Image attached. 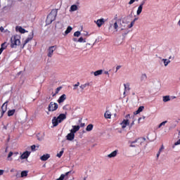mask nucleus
Returning a JSON list of instances; mask_svg holds the SVG:
<instances>
[{"label": "nucleus", "mask_w": 180, "mask_h": 180, "mask_svg": "<svg viewBox=\"0 0 180 180\" xmlns=\"http://www.w3.org/2000/svg\"><path fill=\"white\" fill-rule=\"evenodd\" d=\"M117 19V15H116L115 17V18H114V20H115V22H117L116 20Z\"/></svg>", "instance_id": "69168bd1"}, {"label": "nucleus", "mask_w": 180, "mask_h": 180, "mask_svg": "<svg viewBox=\"0 0 180 180\" xmlns=\"http://www.w3.org/2000/svg\"><path fill=\"white\" fill-rule=\"evenodd\" d=\"M20 37L18 35L13 36L11 38V49H16L18 46H20Z\"/></svg>", "instance_id": "7ed1b4c3"}, {"label": "nucleus", "mask_w": 180, "mask_h": 180, "mask_svg": "<svg viewBox=\"0 0 180 180\" xmlns=\"http://www.w3.org/2000/svg\"><path fill=\"white\" fill-rule=\"evenodd\" d=\"M6 103H8V101H6V103H4L3 104V105L1 106V109H2V112H1V117L2 116H4V113H5L6 112V106H8V105H6Z\"/></svg>", "instance_id": "f3484780"}, {"label": "nucleus", "mask_w": 180, "mask_h": 180, "mask_svg": "<svg viewBox=\"0 0 180 180\" xmlns=\"http://www.w3.org/2000/svg\"><path fill=\"white\" fill-rule=\"evenodd\" d=\"M80 127H85V123H81Z\"/></svg>", "instance_id": "864d4df0"}, {"label": "nucleus", "mask_w": 180, "mask_h": 180, "mask_svg": "<svg viewBox=\"0 0 180 180\" xmlns=\"http://www.w3.org/2000/svg\"><path fill=\"white\" fill-rule=\"evenodd\" d=\"M117 155V150H114L109 155H108V158H113Z\"/></svg>", "instance_id": "6ab92c4d"}, {"label": "nucleus", "mask_w": 180, "mask_h": 180, "mask_svg": "<svg viewBox=\"0 0 180 180\" xmlns=\"http://www.w3.org/2000/svg\"><path fill=\"white\" fill-rule=\"evenodd\" d=\"M124 91H125V92H124V95H125L127 91H130V84L129 83H127L124 84Z\"/></svg>", "instance_id": "412c9836"}, {"label": "nucleus", "mask_w": 180, "mask_h": 180, "mask_svg": "<svg viewBox=\"0 0 180 180\" xmlns=\"http://www.w3.org/2000/svg\"><path fill=\"white\" fill-rule=\"evenodd\" d=\"M78 10V7L77 6V5H72L70 7V11H72V12H75V11Z\"/></svg>", "instance_id": "c85d7f7f"}, {"label": "nucleus", "mask_w": 180, "mask_h": 180, "mask_svg": "<svg viewBox=\"0 0 180 180\" xmlns=\"http://www.w3.org/2000/svg\"><path fill=\"white\" fill-rule=\"evenodd\" d=\"M4 171L2 169H0V175H4Z\"/></svg>", "instance_id": "6e6d98bb"}, {"label": "nucleus", "mask_w": 180, "mask_h": 180, "mask_svg": "<svg viewBox=\"0 0 180 180\" xmlns=\"http://www.w3.org/2000/svg\"><path fill=\"white\" fill-rule=\"evenodd\" d=\"M175 127H176V124H172L169 127V130H172V129H175Z\"/></svg>", "instance_id": "c03bdc74"}, {"label": "nucleus", "mask_w": 180, "mask_h": 180, "mask_svg": "<svg viewBox=\"0 0 180 180\" xmlns=\"http://www.w3.org/2000/svg\"><path fill=\"white\" fill-rule=\"evenodd\" d=\"M32 39H33V32H32L31 35H29L27 39L24 41L22 48L25 47V46H26V44H27V43H29V41H30V40H32Z\"/></svg>", "instance_id": "ddd939ff"}, {"label": "nucleus", "mask_w": 180, "mask_h": 180, "mask_svg": "<svg viewBox=\"0 0 180 180\" xmlns=\"http://www.w3.org/2000/svg\"><path fill=\"white\" fill-rule=\"evenodd\" d=\"M141 12H143V7H141V6H139L136 11V15L139 16L141 13Z\"/></svg>", "instance_id": "bb28decb"}, {"label": "nucleus", "mask_w": 180, "mask_h": 180, "mask_svg": "<svg viewBox=\"0 0 180 180\" xmlns=\"http://www.w3.org/2000/svg\"><path fill=\"white\" fill-rule=\"evenodd\" d=\"M56 49H57L56 46H50L48 49V57H50V58L53 57V53H54V51H56Z\"/></svg>", "instance_id": "0eeeda50"}, {"label": "nucleus", "mask_w": 180, "mask_h": 180, "mask_svg": "<svg viewBox=\"0 0 180 180\" xmlns=\"http://www.w3.org/2000/svg\"><path fill=\"white\" fill-rule=\"evenodd\" d=\"M92 129H94V124H89L86 127V131H91Z\"/></svg>", "instance_id": "393cba45"}, {"label": "nucleus", "mask_w": 180, "mask_h": 180, "mask_svg": "<svg viewBox=\"0 0 180 180\" xmlns=\"http://www.w3.org/2000/svg\"><path fill=\"white\" fill-rule=\"evenodd\" d=\"M141 119H143L144 120V119H146V117L143 116L142 117L139 118V120H138L139 123H140V121L141 120Z\"/></svg>", "instance_id": "8fccbe9b"}, {"label": "nucleus", "mask_w": 180, "mask_h": 180, "mask_svg": "<svg viewBox=\"0 0 180 180\" xmlns=\"http://www.w3.org/2000/svg\"><path fill=\"white\" fill-rule=\"evenodd\" d=\"M67 119V115L65 114H60L58 117H54L52 120V124L53 127H56L58 126V123H61L63 120H65Z\"/></svg>", "instance_id": "f03ea898"}, {"label": "nucleus", "mask_w": 180, "mask_h": 180, "mask_svg": "<svg viewBox=\"0 0 180 180\" xmlns=\"http://www.w3.org/2000/svg\"><path fill=\"white\" fill-rule=\"evenodd\" d=\"M15 114V110H10L8 112V116H13Z\"/></svg>", "instance_id": "473e14b6"}, {"label": "nucleus", "mask_w": 180, "mask_h": 180, "mask_svg": "<svg viewBox=\"0 0 180 180\" xmlns=\"http://www.w3.org/2000/svg\"><path fill=\"white\" fill-rule=\"evenodd\" d=\"M169 101H171L169 96H163V102H169Z\"/></svg>", "instance_id": "7c9ffc66"}, {"label": "nucleus", "mask_w": 180, "mask_h": 180, "mask_svg": "<svg viewBox=\"0 0 180 180\" xmlns=\"http://www.w3.org/2000/svg\"><path fill=\"white\" fill-rule=\"evenodd\" d=\"M72 30V27L68 26V27H67L65 32V34L67 35V34H68L69 33H71Z\"/></svg>", "instance_id": "b1692460"}, {"label": "nucleus", "mask_w": 180, "mask_h": 180, "mask_svg": "<svg viewBox=\"0 0 180 180\" xmlns=\"http://www.w3.org/2000/svg\"><path fill=\"white\" fill-rule=\"evenodd\" d=\"M67 99V96L65 94H63L58 100V103H63L64 101Z\"/></svg>", "instance_id": "2eb2a0df"}, {"label": "nucleus", "mask_w": 180, "mask_h": 180, "mask_svg": "<svg viewBox=\"0 0 180 180\" xmlns=\"http://www.w3.org/2000/svg\"><path fill=\"white\" fill-rule=\"evenodd\" d=\"M49 158H50V154H46V155H42L40 158V160L41 161H47Z\"/></svg>", "instance_id": "a211bd4d"}, {"label": "nucleus", "mask_w": 180, "mask_h": 180, "mask_svg": "<svg viewBox=\"0 0 180 180\" xmlns=\"http://www.w3.org/2000/svg\"><path fill=\"white\" fill-rule=\"evenodd\" d=\"M60 91H61V86L58 87V88L56 89V94H58V92H60Z\"/></svg>", "instance_id": "de8ad7c7"}, {"label": "nucleus", "mask_w": 180, "mask_h": 180, "mask_svg": "<svg viewBox=\"0 0 180 180\" xmlns=\"http://www.w3.org/2000/svg\"><path fill=\"white\" fill-rule=\"evenodd\" d=\"M134 23H136V21L133 20L131 21V25H132V26H134Z\"/></svg>", "instance_id": "bf43d9fd"}, {"label": "nucleus", "mask_w": 180, "mask_h": 180, "mask_svg": "<svg viewBox=\"0 0 180 180\" xmlns=\"http://www.w3.org/2000/svg\"><path fill=\"white\" fill-rule=\"evenodd\" d=\"M180 144V139H179L175 143L174 145L172 146L173 148H175V146H179Z\"/></svg>", "instance_id": "37998d69"}, {"label": "nucleus", "mask_w": 180, "mask_h": 180, "mask_svg": "<svg viewBox=\"0 0 180 180\" xmlns=\"http://www.w3.org/2000/svg\"><path fill=\"white\" fill-rule=\"evenodd\" d=\"M13 155V152H10L8 155V157H7V160L8 161H12V158H11V157Z\"/></svg>", "instance_id": "f704fd0d"}, {"label": "nucleus", "mask_w": 180, "mask_h": 180, "mask_svg": "<svg viewBox=\"0 0 180 180\" xmlns=\"http://www.w3.org/2000/svg\"><path fill=\"white\" fill-rule=\"evenodd\" d=\"M58 109V104L57 103L51 102L48 106L49 112H56Z\"/></svg>", "instance_id": "39448f33"}, {"label": "nucleus", "mask_w": 180, "mask_h": 180, "mask_svg": "<svg viewBox=\"0 0 180 180\" xmlns=\"http://www.w3.org/2000/svg\"><path fill=\"white\" fill-rule=\"evenodd\" d=\"M56 16H57V10H52L46 18L47 24L53 23L56 20Z\"/></svg>", "instance_id": "20e7f679"}, {"label": "nucleus", "mask_w": 180, "mask_h": 180, "mask_svg": "<svg viewBox=\"0 0 180 180\" xmlns=\"http://www.w3.org/2000/svg\"><path fill=\"white\" fill-rule=\"evenodd\" d=\"M55 27L56 29H63V27H64V25H63V23L60 22H57Z\"/></svg>", "instance_id": "4be33fe9"}, {"label": "nucleus", "mask_w": 180, "mask_h": 180, "mask_svg": "<svg viewBox=\"0 0 180 180\" xmlns=\"http://www.w3.org/2000/svg\"><path fill=\"white\" fill-rule=\"evenodd\" d=\"M162 61H163L165 67H167L168 65V64H169V63H171V60H169L168 59H164V58L162 59Z\"/></svg>", "instance_id": "a878e982"}, {"label": "nucleus", "mask_w": 180, "mask_h": 180, "mask_svg": "<svg viewBox=\"0 0 180 180\" xmlns=\"http://www.w3.org/2000/svg\"><path fill=\"white\" fill-rule=\"evenodd\" d=\"M63 154H64V148H63L62 150L56 155V157L61 158Z\"/></svg>", "instance_id": "2f4dec72"}, {"label": "nucleus", "mask_w": 180, "mask_h": 180, "mask_svg": "<svg viewBox=\"0 0 180 180\" xmlns=\"http://www.w3.org/2000/svg\"><path fill=\"white\" fill-rule=\"evenodd\" d=\"M128 27L130 29V28H131V27H133V24H130L129 26H128Z\"/></svg>", "instance_id": "0e129e2a"}, {"label": "nucleus", "mask_w": 180, "mask_h": 180, "mask_svg": "<svg viewBox=\"0 0 180 180\" xmlns=\"http://www.w3.org/2000/svg\"><path fill=\"white\" fill-rule=\"evenodd\" d=\"M104 117H105V119H110V117H112V114L110 112L106 111L104 114Z\"/></svg>", "instance_id": "5701e85b"}, {"label": "nucleus", "mask_w": 180, "mask_h": 180, "mask_svg": "<svg viewBox=\"0 0 180 180\" xmlns=\"http://www.w3.org/2000/svg\"><path fill=\"white\" fill-rule=\"evenodd\" d=\"M145 137H140L136 139H135L133 141H129L130 143L129 147L131 148H136V147H140V146H143V143L146 141Z\"/></svg>", "instance_id": "f257e3e1"}, {"label": "nucleus", "mask_w": 180, "mask_h": 180, "mask_svg": "<svg viewBox=\"0 0 180 180\" xmlns=\"http://www.w3.org/2000/svg\"><path fill=\"white\" fill-rule=\"evenodd\" d=\"M102 72H103V70H97L96 72H94L95 77H98V75H102Z\"/></svg>", "instance_id": "cd10ccee"}, {"label": "nucleus", "mask_w": 180, "mask_h": 180, "mask_svg": "<svg viewBox=\"0 0 180 180\" xmlns=\"http://www.w3.org/2000/svg\"><path fill=\"white\" fill-rule=\"evenodd\" d=\"M4 129H5V130H6L8 129V127L6 126H4Z\"/></svg>", "instance_id": "774afa93"}, {"label": "nucleus", "mask_w": 180, "mask_h": 180, "mask_svg": "<svg viewBox=\"0 0 180 180\" xmlns=\"http://www.w3.org/2000/svg\"><path fill=\"white\" fill-rule=\"evenodd\" d=\"M146 79H147V75L146 73H143L141 76V81H146Z\"/></svg>", "instance_id": "c756f323"}, {"label": "nucleus", "mask_w": 180, "mask_h": 180, "mask_svg": "<svg viewBox=\"0 0 180 180\" xmlns=\"http://www.w3.org/2000/svg\"><path fill=\"white\" fill-rule=\"evenodd\" d=\"M67 106H68V105H66L63 106V110H67Z\"/></svg>", "instance_id": "5fc2aeb1"}, {"label": "nucleus", "mask_w": 180, "mask_h": 180, "mask_svg": "<svg viewBox=\"0 0 180 180\" xmlns=\"http://www.w3.org/2000/svg\"><path fill=\"white\" fill-rule=\"evenodd\" d=\"M37 140H39V141H43V140H44V136H42L41 137L37 136Z\"/></svg>", "instance_id": "79ce46f5"}, {"label": "nucleus", "mask_w": 180, "mask_h": 180, "mask_svg": "<svg viewBox=\"0 0 180 180\" xmlns=\"http://www.w3.org/2000/svg\"><path fill=\"white\" fill-rule=\"evenodd\" d=\"M167 123H168V121H164V122H161L159 124L158 128L161 129V127H162V126H165V124H167Z\"/></svg>", "instance_id": "72a5a7b5"}, {"label": "nucleus", "mask_w": 180, "mask_h": 180, "mask_svg": "<svg viewBox=\"0 0 180 180\" xmlns=\"http://www.w3.org/2000/svg\"><path fill=\"white\" fill-rule=\"evenodd\" d=\"M121 68H122V65H117L116 67L115 72H117V71H119V70H120Z\"/></svg>", "instance_id": "49530a36"}, {"label": "nucleus", "mask_w": 180, "mask_h": 180, "mask_svg": "<svg viewBox=\"0 0 180 180\" xmlns=\"http://www.w3.org/2000/svg\"><path fill=\"white\" fill-rule=\"evenodd\" d=\"M2 51H4V49L0 48V54H2Z\"/></svg>", "instance_id": "e2e57ef3"}, {"label": "nucleus", "mask_w": 180, "mask_h": 180, "mask_svg": "<svg viewBox=\"0 0 180 180\" xmlns=\"http://www.w3.org/2000/svg\"><path fill=\"white\" fill-rule=\"evenodd\" d=\"M64 178H65V174H61L60 176L56 180H64Z\"/></svg>", "instance_id": "a19ab883"}, {"label": "nucleus", "mask_w": 180, "mask_h": 180, "mask_svg": "<svg viewBox=\"0 0 180 180\" xmlns=\"http://www.w3.org/2000/svg\"><path fill=\"white\" fill-rule=\"evenodd\" d=\"M79 125H75L72 126V129L70 130V131H72L73 134H75V133H77V131H78L79 130Z\"/></svg>", "instance_id": "dca6fc26"}, {"label": "nucleus", "mask_w": 180, "mask_h": 180, "mask_svg": "<svg viewBox=\"0 0 180 180\" xmlns=\"http://www.w3.org/2000/svg\"><path fill=\"white\" fill-rule=\"evenodd\" d=\"M77 41H78L79 43H86V41L83 37H80V38L77 40Z\"/></svg>", "instance_id": "e433bc0d"}, {"label": "nucleus", "mask_w": 180, "mask_h": 180, "mask_svg": "<svg viewBox=\"0 0 180 180\" xmlns=\"http://www.w3.org/2000/svg\"><path fill=\"white\" fill-rule=\"evenodd\" d=\"M29 155H30V152L29 151H25L21 155H20V159L21 160H26L29 158Z\"/></svg>", "instance_id": "9d476101"}, {"label": "nucleus", "mask_w": 180, "mask_h": 180, "mask_svg": "<svg viewBox=\"0 0 180 180\" xmlns=\"http://www.w3.org/2000/svg\"><path fill=\"white\" fill-rule=\"evenodd\" d=\"M128 124H130V122H129V120H124L121 123L122 128L126 129V126H128Z\"/></svg>", "instance_id": "4468645a"}, {"label": "nucleus", "mask_w": 180, "mask_h": 180, "mask_svg": "<svg viewBox=\"0 0 180 180\" xmlns=\"http://www.w3.org/2000/svg\"><path fill=\"white\" fill-rule=\"evenodd\" d=\"M74 36L75 37H79V36H81V32L79 31H77L74 33Z\"/></svg>", "instance_id": "58836bf2"}, {"label": "nucleus", "mask_w": 180, "mask_h": 180, "mask_svg": "<svg viewBox=\"0 0 180 180\" xmlns=\"http://www.w3.org/2000/svg\"><path fill=\"white\" fill-rule=\"evenodd\" d=\"M164 150V145H162L161 148L159 149V153H161Z\"/></svg>", "instance_id": "603ef678"}, {"label": "nucleus", "mask_w": 180, "mask_h": 180, "mask_svg": "<svg viewBox=\"0 0 180 180\" xmlns=\"http://www.w3.org/2000/svg\"><path fill=\"white\" fill-rule=\"evenodd\" d=\"M91 84L89 83H85L84 84H82L79 86V89H77V94H83L84 89L86 88V86H89Z\"/></svg>", "instance_id": "6e6552de"}, {"label": "nucleus", "mask_w": 180, "mask_h": 180, "mask_svg": "<svg viewBox=\"0 0 180 180\" xmlns=\"http://www.w3.org/2000/svg\"><path fill=\"white\" fill-rule=\"evenodd\" d=\"M79 85H80L79 82H77V84L73 86L74 91L78 89V86H79Z\"/></svg>", "instance_id": "c9c22d12"}, {"label": "nucleus", "mask_w": 180, "mask_h": 180, "mask_svg": "<svg viewBox=\"0 0 180 180\" xmlns=\"http://www.w3.org/2000/svg\"><path fill=\"white\" fill-rule=\"evenodd\" d=\"M144 4H146L145 1H143L141 4L139 5V6H141V8H143V6H144Z\"/></svg>", "instance_id": "3c124183"}, {"label": "nucleus", "mask_w": 180, "mask_h": 180, "mask_svg": "<svg viewBox=\"0 0 180 180\" xmlns=\"http://www.w3.org/2000/svg\"><path fill=\"white\" fill-rule=\"evenodd\" d=\"M112 27H113L115 32H117V28L119 27V25H117V21H115V20H112L110 22V26L108 27V30H111Z\"/></svg>", "instance_id": "423d86ee"}, {"label": "nucleus", "mask_w": 180, "mask_h": 180, "mask_svg": "<svg viewBox=\"0 0 180 180\" xmlns=\"http://www.w3.org/2000/svg\"><path fill=\"white\" fill-rule=\"evenodd\" d=\"M15 30L16 32H19L20 33H27V31H26V30H25L23 27H19V26H17L15 27Z\"/></svg>", "instance_id": "f8f14e48"}, {"label": "nucleus", "mask_w": 180, "mask_h": 180, "mask_svg": "<svg viewBox=\"0 0 180 180\" xmlns=\"http://www.w3.org/2000/svg\"><path fill=\"white\" fill-rule=\"evenodd\" d=\"M134 124V120L132 122V123L131 124V127L133 126Z\"/></svg>", "instance_id": "338daca9"}, {"label": "nucleus", "mask_w": 180, "mask_h": 180, "mask_svg": "<svg viewBox=\"0 0 180 180\" xmlns=\"http://www.w3.org/2000/svg\"><path fill=\"white\" fill-rule=\"evenodd\" d=\"M6 47H8V45L6 44V42H4L1 44V49H3L4 50H5V49H6Z\"/></svg>", "instance_id": "ea45409f"}, {"label": "nucleus", "mask_w": 180, "mask_h": 180, "mask_svg": "<svg viewBox=\"0 0 180 180\" xmlns=\"http://www.w3.org/2000/svg\"><path fill=\"white\" fill-rule=\"evenodd\" d=\"M31 149H32V151H34V150L36 149V146L32 145V146H31Z\"/></svg>", "instance_id": "09e8293b"}, {"label": "nucleus", "mask_w": 180, "mask_h": 180, "mask_svg": "<svg viewBox=\"0 0 180 180\" xmlns=\"http://www.w3.org/2000/svg\"><path fill=\"white\" fill-rule=\"evenodd\" d=\"M136 2L139 1V0H130L129 2V5H131L133 4H134V2Z\"/></svg>", "instance_id": "a18cd8bd"}, {"label": "nucleus", "mask_w": 180, "mask_h": 180, "mask_svg": "<svg viewBox=\"0 0 180 180\" xmlns=\"http://www.w3.org/2000/svg\"><path fill=\"white\" fill-rule=\"evenodd\" d=\"M143 110H144V106H140L138 110L134 112V115H139V113H141Z\"/></svg>", "instance_id": "aec40b11"}, {"label": "nucleus", "mask_w": 180, "mask_h": 180, "mask_svg": "<svg viewBox=\"0 0 180 180\" xmlns=\"http://www.w3.org/2000/svg\"><path fill=\"white\" fill-rule=\"evenodd\" d=\"M23 176H27V171H22L21 172V178H23Z\"/></svg>", "instance_id": "4c0bfd02"}, {"label": "nucleus", "mask_w": 180, "mask_h": 180, "mask_svg": "<svg viewBox=\"0 0 180 180\" xmlns=\"http://www.w3.org/2000/svg\"><path fill=\"white\" fill-rule=\"evenodd\" d=\"M70 174H71V172H68L65 173V176H68Z\"/></svg>", "instance_id": "4d7b16f0"}, {"label": "nucleus", "mask_w": 180, "mask_h": 180, "mask_svg": "<svg viewBox=\"0 0 180 180\" xmlns=\"http://www.w3.org/2000/svg\"><path fill=\"white\" fill-rule=\"evenodd\" d=\"M66 139H67V140H68L69 141H72V140H74V139H75V134H74V132L70 131V133H69V134L66 136Z\"/></svg>", "instance_id": "1a4fd4ad"}, {"label": "nucleus", "mask_w": 180, "mask_h": 180, "mask_svg": "<svg viewBox=\"0 0 180 180\" xmlns=\"http://www.w3.org/2000/svg\"><path fill=\"white\" fill-rule=\"evenodd\" d=\"M4 27H0V31H1V32H4Z\"/></svg>", "instance_id": "680f3d73"}, {"label": "nucleus", "mask_w": 180, "mask_h": 180, "mask_svg": "<svg viewBox=\"0 0 180 180\" xmlns=\"http://www.w3.org/2000/svg\"><path fill=\"white\" fill-rule=\"evenodd\" d=\"M95 23H96L98 27H101V26H102V25L105 23V19L101 18L99 20H97L96 21H95Z\"/></svg>", "instance_id": "9b49d317"}, {"label": "nucleus", "mask_w": 180, "mask_h": 180, "mask_svg": "<svg viewBox=\"0 0 180 180\" xmlns=\"http://www.w3.org/2000/svg\"><path fill=\"white\" fill-rule=\"evenodd\" d=\"M72 40H73V41H78V39H77V38H73Z\"/></svg>", "instance_id": "052dcab7"}, {"label": "nucleus", "mask_w": 180, "mask_h": 180, "mask_svg": "<svg viewBox=\"0 0 180 180\" xmlns=\"http://www.w3.org/2000/svg\"><path fill=\"white\" fill-rule=\"evenodd\" d=\"M161 154V152H159L157 153V158H158L160 157V155Z\"/></svg>", "instance_id": "13d9d810"}]
</instances>
